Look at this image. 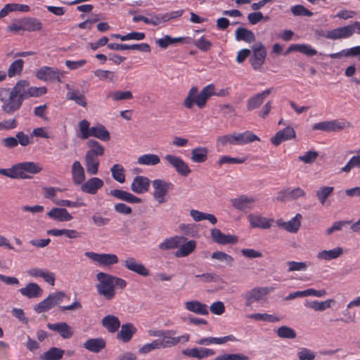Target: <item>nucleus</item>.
Returning <instances> with one entry per match:
<instances>
[{
  "label": "nucleus",
  "instance_id": "nucleus-39",
  "mask_svg": "<svg viewBox=\"0 0 360 360\" xmlns=\"http://www.w3.org/2000/svg\"><path fill=\"white\" fill-rule=\"evenodd\" d=\"M196 247V242L193 240L181 244L179 248L175 252L176 257H184L192 253Z\"/></svg>",
  "mask_w": 360,
  "mask_h": 360
},
{
  "label": "nucleus",
  "instance_id": "nucleus-24",
  "mask_svg": "<svg viewBox=\"0 0 360 360\" xmlns=\"http://www.w3.org/2000/svg\"><path fill=\"white\" fill-rule=\"evenodd\" d=\"M47 328L58 333L63 338L69 339L73 335L72 328L65 322L48 323Z\"/></svg>",
  "mask_w": 360,
  "mask_h": 360
},
{
  "label": "nucleus",
  "instance_id": "nucleus-42",
  "mask_svg": "<svg viewBox=\"0 0 360 360\" xmlns=\"http://www.w3.org/2000/svg\"><path fill=\"white\" fill-rule=\"evenodd\" d=\"M190 215L197 222L205 219L208 220L212 224H215L217 222V219L214 214L200 212L197 210H191Z\"/></svg>",
  "mask_w": 360,
  "mask_h": 360
},
{
  "label": "nucleus",
  "instance_id": "nucleus-47",
  "mask_svg": "<svg viewBox=\"0 0 360 360\" xmlns=\"http://www.w3.org/2000/svg\"><path fill=\"white\" fill-rule=\"evenodd\" d=\"M24 31L34 32L39 31L42 28L41 22L37 18H22Z\"/></svg>",
  "mask_w": 360,
  "mask_h": 360
},
{
  "label": "nucleus",
  "instance_id": "nucleus-34",
  "mask_svg": "<svg viewBox=\"0 0 360 360\" xmlns=\"http://www.w3.org/2000/svg\"><path fill=\"white\" fill-rule=\"evenodd\" d=\"M186 239L184 237L174 236L165 239L159 244V248L162 250L175 249L180 246Z\"/></svg>",
  "mask_w": 360,
  "mask_h": 360
},
{
  "label": "nucleus",
  "instance_id": "nucleus-63",
  "mask_svg": "<svg viewBox=\"0 0 360 360\" xmlns=\"http://www.w3.org/2000/svg\"><path fill=\"white\" fill-rule=\"evenodd\" d=\"M210 311L213 314L219 316L224 313L225 306L222 302L218 301V302H213L210 305Z\"/></svg>",
  "mask_w": 360,
  "mask_h": 360
},
{
  "label": "nucleus",
  "instance_id": "nucleus-15",
  "mask_svg": "<svg viewBox=\"0 0 360 360\" xmlns=\"http://www.w3.org/2000/svg\"><path fill=\"white\" fill-rule=\"evenodd\" d=\"M256 200L253 197L241 195L231 200L232 205L240 211L248 212L255 207Z\"/></svg>",
  "mask_w": 360,
  "mask_h": 360
},
{
  "label": "nucleus",
  "instance_id": "nucleus-46",
  "mask_svg": "<svg viewBox=\"0 0 360 360\" xmlns=\"http://www.w3.org/2000/svg\"><path fill=\"white\" fill-rule=\"evenodd\" d=\"M269 92L270 91H262V93L257 94L255 96L250 98L247 103L248 110L249 111H252L259 108L263 103L266 96L268 95Z\"/></svg>",
  "mask_w": 360,
  "mask_h": 360
},
{
  "label": "nucleus",
  "instance_id": "nucleus-44",
  "mask_svg": "<svg viewBox=\"0 0 360 360\" xmlns=\"http://www.w3.org/2000/svg\"><path fill=\"white\" fill-rule=\"evenodd\" d=\"M65 352V350L60 348L53 347L44 352L41 354V359L43 360H60Z\"/></svg>",
  "mask_w": 360,
  "mask_h": 360
},
{
  "label": "nucleus",
  "instance_id": "nucleus-23",
  "mask_svg": "<svg viewBox=\"0 0 360 360\" xmlns=\"http://www.w3.org/2000/svg\"><path fill=\"white\" fill-rule=\"evenodd\" d=\"M150 180L144 176H136L131 185V191L137 194L146 193L150 187Z\"/></svg>",
  "mask_w": 360,
  "mask_h": 360
},
{
  "label": "nucleus",
  "instance_id": "nucleus-62",
  "mask_svg": "<svg viewBox=\"0 0 360 360\" xmlns=\"http://www.w3.org/2000/svg\"><path fill=\"white\" fill-rule=\"evenodd\" d=\"M16 139L18 140V145L25 147L32 143V139L28 135L25 134L23 131H19L16 134Z\"/></svg>",
  "mask_w": 360,
  "mask_h": 360
},
{
  "label": "nucleus",
  "instance_id": "nucleus-51",
  "mask_svg": "<svg viewBox=\"0 0 360 360\" xmlns=\"http://www.w3.org/2000/svg\"><path fill=\"white\" fill-rule=\"evenodd\" d=\"M88 146L89 150H87L86 153H90L91 155L98 157L104 153L103 147L95 140H90L88 142Z\"/></svg>",
  "mask_w": 360,
  "mask_h": 360
},
{
  "label": "nucleus",
  "instance_id": "nucleus-57",
  "mask_svg": "<svg viewBox=\"0 0 360 360\" xmlns=\"http://www.w3.org/2000/svg\"><path fill=\"white\" fill-rule=\"evenodd\" d=\"M277 335L282 338H295L296 337L295 331L288 326H281L277 330Z\"/></svg>",
  "mask_w": 360,
  "mask_h": 360
},
{
  "label": "nucleus",
  "instance_id": "nucleus-38",
  "mask_svg": "<svg viewBox=\"0 0 360 360\" xmlns=\"http://www.w3.org/2000/svg\"><path fill=\"white\" fill-rule=\"evenodd\" d=\"M114 50H138L141 52H150V46L146 43L127 45L122 44H114Z\"/></svg>",
  "mask_w": 360,
  "mask_h": 360
},
{
  "label": "nucleus",
  "instance_id": "nucleus-1",
  "mask_svg": "<svg viewBox=\"0 0 360 360\" xmlns=\"http://www.w3.org/2000/svg\"><path fill=\"white\" fill-rule=\"evenodd\" d=\"M41 170L42 167L37 162H22L10 168H1L0 174L11 179H30L33 175L39 174Z\"/></svg>",
  "mask_w": 360,
  "mask_h": 360
},
{
  "label": "nucleus",
  "instance_id": "nucleus-14",
  "mask_svg": "<svg viewBox=\"0 0 360 360\" xmlns=\"http://www.w3.org/2000/svg\"><path fill=\"white\" fill-rule=\"evenodd\" d=\"M183 13V10L176 11L165 14H155L154 13H150L147 16L146 24L156 26L171 19L181 16Z\"/></svg>",
  "mask_w": 360,
  "mask_h": 360
},
{
  "label": "nucleus",
  "instance_id": "nucleus-6",
  "mask_svg": "<svg viewBox=\"0 0 360 360\" xmlns=\"http://www.w3.org/2000/svg\"><path fill=\"white\" fill-rule=\"evenodd\" d=\"M226 92L200 91V94H197V91H189L188 95L184 99V105L188 109H191L195 104L199 108H202L212 96H225L227 95Z\"/></svg>",
  "mask_w": 360,
  "mask_h": 360
},
{
  "label": "nucleus",
  "instance_id": "nucleus-20",
  "mask_svg": "<svg viewBox=\"0 0 360 360\" xmlns=\"http://www.w3.org/2000/svg\"><path fill=\"white\" fill-rule=\"evenodd\" d=\"M211 237L214 242L220 245L235 244L238 237L233 235H226L216 228L211 230Z\"/></svg>",
  "mask_w": 360,
  "mask_h": 360
},
{
  "label": "nucleus",
  "instance_id": "nucleus-22",
  "mask_svg": "<svg viewBox=\"0 0 360 360\" xmlns=\"http://www.w3.org/2000/svg\"><path fill=\"white\" fill-rule=\"evenodd\" d=\"M182 354L185 356L192 358L202 359L215 354V351L212 349L200 347L186 349L182 351Z\"/></svg>",
  "mask_w": 360,
  "mask_h": 360
},
{
  "label": "nucleus",
  "instance_id": "nucleus-53",
  "mask_svg": "<svg viewBox=\"0 0 360 360\" xmlns=\"http://www.w3.org/2000/svg\"><path fill=\"white\" fill-rule=\"evenodd\" d=\"M360 168V155L352 156L347 163L341 168V172L348 173L353 168Z\"/></svg>",
  "mask_w": 360,
  "mask_h": 360
},
{
  "label": "nucleus",
  "instance_id": "nucleus-30",
  "mask_svg": "<svg viewBox=\"0 0 360 360\" xmlns=\"http://www.w3.org/2000/svg\"><path fill=\"white\" fill-rule=\"evenodd\" d=\"M124 266L129 270L134 271L141 276H147L149 274L148 270L144 265L136 261L134 258L129 257L124 261Z\"/></svg>",
  "mask_w": 360,
  "mask_h": 360
},
{
  "label": "nucleus",
  "instance_id": "nucleus-7",
  "mask_svg": "<svg viewBox=\"0 0 360 360\" xmlns=\"http://www.w3.org/2000/svg\"><path fill=\"white\" fill-rule=\"evenodd\" d=\"M65 297V293L62 291L51 293L46 299L37 304L34 307V310L37 314L46 312L55 306L62 303Z\"/></svg>",
  "mask_w": 360,
  "mask_h": 360
},
{
  "label": "nucleus",
  "instance_id": "nucleus-56",
  "mask_svg": "<svg viewBox=\"0 0 360 360\" xmlns=\"http://www.w3.org/2000/svg\"><path fill=\"white\" fill-rule=\"evenodd\" d=\"M290 11L295 16H308L310 17L313 13L309 11L302 5H295L291 7Z\"/></svg>",
  "mask_w": 360,
  "mask_h": 360
},
{
  "label": "nucleus",
  "instance_id": "nucleus-29",
  "mask_svg": "<svg viewBox=\"0 0 360 360\" xmlns=\"http://www.w3.org/2000/svg\"><path fill=\"white\" fill-rule=\"evenodd\" d=\"M184 305L185 309L188 311L195 313L198 315L205 316L209 314L208 306L198 300L186 302Z\"/></svg>",
  "mask_w": 360,
  "mask_h": 360
},
{
  "label": "nucleus",
  "instance_id": "nucleus-9",
  "mask_svg": "<svg viewBox=\"0 0 360 360\" xmlns=\"http://www.w3.org/2000/svg\"><path fill=\"white\" fill-rule=\"evenodd\" d=\"M350 126L351 124L345 120H333L316 123L313 125L312 129L327 132L339 131Z\"/></svg>",
  "mask_w": 360,
  "mask_h": 360
},
{
  "label": "nucleus",
  "instance_id": "nucleus-41",
  "mask_svg": "<svg viewBox=\"0 0 360 360\" xmlns=\"http://www.w3.org/2000/svg\"><path fill=\"white\" fill-rule=\"evenodd\" d=\"M343 253V249L338 247L330 250H322L317 255V257L319 259H323L326 261L337 259L341 256Z\"/></svg>",
  "mask_w": 360,
  "mask_h": 360
},
{
  "label": "nucleus",
  "instance_id": "nucleus-61",
  "mask_svg": "<svg viewBox=\"0 0 360 360\" xmlns=\"http://www.w3.org/2000/svg\"><path fill=\"white\" fill-rule=\"evenodd\" d=\"M194 45L202 51H207L212 47V43L204 37L193 41Z\"/></svg>",
  "mask_w": 360,
  "mask_h": 360
},
{
  "label": "nucleus",
  "instance_id": "nucleus-5",
  "mask_svg": "<svg viewBox=\"0 0 360 360\" xmlns=\"http://www.w3.org/2000/svg\"><path fill=\"white\" fill-rule=\"evenodd\" d=\"M79 137L82 139H87L91 136L97 138L101 141H108L110 139V133L105 127L100 124L90 127V123L86 120L79 122Z\"/></svg>",
  "mask_w": 360,
  "mask_h": 360
},
{
  "label": "nucleus",
  "instance_id": "nucleus-13",
  "mask_svg": "<svg viewBox=\"0 0 360 360\" xmlns=\"http://www.w3.org/2000/svg\"><path fill=\"white\" fill-rule=\"evenodd\" d=\"M164 158L179 175L188 176L191 173L188 164L181 158L168 154Z\"/></svg>",
  "mask_w": 360,
  "mask_h": 360
},
{
  "label": "nucleus",
  "instance_id": "nucleus-19",
  "mask_svg": "<svg viewBox=\"0 0 360 360\" xmlns=\"http://www.w3.org/2000/svg\"><path fill=\"white\" fill-rule=\"evenodd\" d=\"M103 181L98 177H92L84 181L81 185V190L82 192L95 195L98 191L103 186Z\"/></svg>",
  "mask_w": 360,
  "mask_h": 360
},
{
  "label": "nucleus",
  "instance_id": "nucleus-33",
  "mask_svg": "<svg viewBox=\"0 0 360 360\" xmlns=\"http://www.w3.org/2000/svg\"><path fill=\"white\" fill-rule=\"evenodd\" d=\"M105 341L102 338H91L83 344V347L93 353H98L105 347Z\"/></svg>",
  "mask_w": 360,
  "mask_h": 360
},
{
  "label": "nucleus",
  "instance_id": "nucleus-60",
  "mask_svg": "<svg viewBox=\"0 0 360 360\" xmlns=\"http://www.w3.org/2000/svg\"><path fill=\"white\" fill-rule=\"evenodd\" d=\"M248 356L241 354H224L217 356L213 360H248Z\"/></svg>",
  "mask_w": 360,
  "mask_h": 360
},
{
  "label": "nucleus",
  "instance_id": "nucleus-21",
  "mask_svg": "<svg viewBox=\"0 0 360 360\" xmlns=\"http://www.w3.org/2000/svg\"><path fill=\"white\" fill-rule=\"evenodd\" d=\"M136 331L137 329L132 323L122 324L120 330L117 333L116 338L121 342H129Z\"/></svg>",
  "mask_w": 360,
  "mask_h": 360
},
{
  "label": "nucleus",
  "instance_id": "nucleus-3",
  "mask_svg": "<svg viewBox=\"0 0 360 360\" xmlns=\"http://www.w3.org/2000/svg\"><path fill=\"white\" fill-rule=\"evenodd\" d=\"M255 141H260V139L250 131L243 133H233L218 137L217 139V147H224L229 145H245Z\"/></svg>",
  "mask_w": 360,
  "mask_h": 360
},
{
  "label": "nucleus",
  "instance_id": "nucleus-26",
  "mask_svg": "<svg viewBox=\"0 0 360 360\" xmlns=\"http://www.w3.org/2000/svg\"><path fill=\"white\" fill-rule=\"evenodd\" d=\"M252 228L269 229L274 221L273 219H267L259 214H250L248 217Z\"/></svg>",
  "mask_w": 360,
  "mask_h": 360
},
{
  "label": "nucleus",
  "instance_id": "nucleus-58",
  "mask_svg": "<svg viewBox=\"0 0 360 360\" xmlns=\"http://www.w3.org/2000/svg\"><path fill=\"white\" fill-rule=\"evenodd\" d=\"M319 156V153L314 150H309L306 152L303 155L299 156V160L306 163L311 164L315 162Z\"/></svg>",
  "mask_w": 360,
  "mask_h": 360
},
{
  "label": "nucleus",
  "instance_id": "nucleus-40",
  "mask_svg": "<svg viewBox=\"0 0 360 360\" xmlns=\"http://www.w3.org/2000/svg\"><path fill=\"white\" fill-rule=\"evenodd\" d=\"M208 150L205 147H197L191 150V160L195 163H202L207 160Z\"/></svg>",
  "mask_w": 360,
  "mask_h": 360
},
{
  "label": "nucleus",
  "instance_id": "nucleus-43",
  "mask_svg": "<svg viewBox=\"0 0 360 360\" xmlns=\"http://www.w3.org/2000/svg\"><path fill=\"white\" fill-rule=\"evenodd\" d=\"M236 39L238 41H244L247 43H251L255 41V35L251 31L244 27H239L235 32Z\"/></svg>",
  "mask_w": 360,
  "mask_h": 360
},
{
  "label": "nucleus",
  "instance_id": "nucleus-4",
  "mask_svg": "<svg viewBox=\"0 0 360 360\" xmlns=\"http://www.w3.org/2000/svg\"><path fill=\"white\" fill-rule=\"evenodd\" d=\"M176 331L174 330H157L150 332V335L159 338L158 340L161 349L172 347L179 342L185 343L189 341V334L174 337Z\"/></svg>",
  "mask_w": 360,
  "mask_h": 360
},
{
  "label": "nucleus",
  "instance_id": "nucleus-37",
  "mask_svg": "<svg viewBox=\"0 0 360 360\" xmlns=\"http://www.w3.org/2000/svg\"><path fill=\"white\" fill-rule=\"evenodd\" d=\"M84 159L87 173L91 175L96 174L99 166L98 157L91 155L90 153H86Z\"/></svg>",
  "mask_w": 360,
  "mask_h": 360
},
{
  "label": "nucleus",
  "instance_id": "nucleus-50",
  "mask_svg": "<svg viewBox=\"0 0 360 360\" xmlns=\"http://www.w3.org/2000/svg\"><path fill=\"white\" fill-rule=\"evenodd\" d=\"M249 319H253L257 321H266V322H277L279 321V319L274 315L268 314L266 313H255L248 315L247 316Z\"/></svg>",
  "mask_w": 360,
  "mask_h": 360
},
{
  "label": "nucleus",
  "instance_id": "nucleus-16",
  "mask_svg": "<svg viewBox=\"0 0 360 360\" xmlns=\"http://www.w3.org/2000/svg\"><path fill=\"white\" fill-rule=\"evenodd\" d=\"M353 34V27L347 25L341 27H338L332 30H329L326 32V33L323 36L327 39L336 40L348 38L351 37Z\"/></svg>",
  "mask_w": 360,
  "mask_h": 360
},
{
  "label": "nucleus",
  "instance_id": "nucleus-36",
  "mask_svg": "<svg viewBox=\"0 0 360 360\" xmlns=\"http://www.w3.org/2000/svg\"><path fill=\"white\" fill-rule=\"evenodd\" d=\"M335 302V300L333 299H328L327 300L323 302H319L317 300H307L304 303V306L315 311H322L326 309L330 308L332 304Z\"/></svg>",
  "mask_w": 360,
  "mask_h": 360
},
{
  "label": "nucleus",
  "instance_id": "nucleus-17",
  "mask_svg": "<svg viewBox=\"0 0 360 360\" xmlns=\"http://www.w3.org/2000/svg\"><path fill=\"white\" fill-rule=\"evenodd\" d=\"M302 218V214L297 213L288 221H284L281 219L276 220V224L278 226L284 229L288 232L295 233L300 229Z\"/></svg>",
  "mask_w": 360,
  "mask_h": 360
},
{
  "label": "nucleus",
  "instance_id": "nucleus-12",
  "mask_svg": "<svg viewBox=\"0 0 360 360\" xmlns=\"http://www.w3.org/2000/svg\"><path fill=\"white\" fill-rule=\"evenodd\" d=\"M97 279L99 281L97 285L98 292L108 299L112 297V276L100 272L97 274Z\"/></svg>",
  "mask_w": 360,
  "mask_h": 360
},
{
  "label": "nucleus",
  "instance_id": "nucleus-28",
  "mask_svg": "<svg viewBox=\"0 0 360 360\" xmlns=\"http://www.w3.org/2000/svg\"><path fill=\"white\" fill-rule=\"evenodd\" d=\"M84 255L99 266H109L112 264V255L98 254L94 252H86Z\"/></svg>",
  "mask_w": 360,
  "mask_h": 360
},
{
  "label": "nucleus",
  "instance_id": "nucleus-59",
  "mask_svg": "<svg viewBox=\"0 0 360 360\" xmlns=\"http://www.w3.org/2000/svg\"><path fill=\"white\" fill-rule=\"evenodd\" d=\"M124 169L122 165L114 164V180L122 184L125 181Z\"/></svg>",
  "mask_w": 360,
  "mask_h": 360
},
{
  "label": "nucleus",
  "instance_id": "nucleus-27",
  "mask_svg": "<svg viewBox=\"0 0 360 360\" xmlns=\"http://www.w3.org/2000/svg\"><path fill=\"white\" fill-rule=\"evenodd\" d=\"M296 136L295 131L293 128L287 127L283 130L278 131L274 136L271 139V143L277 146L283 141L292 139Z\"/></svg>",
  "mask_w": 360,
  "mask_h": 360
},
{
  "label": "nucleus",
  "instance_id": "nucleus-32",
  "mask_svg": "<svg viewBox=\"0 0 360 360\" xmlns=\"http://www.w3.org/2000/svg\"><path fill=\"white\" fill-rule=\"evenodd\" d=\"M47 216L58 221H69L72 219V216L68 211L62 207H53L47 212Z\"/></svg>",
  "mask_w": 360,
  "mask_h": 360
},
{
  "label": "nucleus",
  "instance_id": "nucleus-52",
  "mask_svg": "<svg viewBox=\"0 0 360 360\" xmlns=\"http://www.w3.org/2000/svg\"><path fill=\"white\" fill-rule=\"evenodd\" d=\"M66 98L69 100L74 101L79 105L83 107L86 105L85 96L81 91H68Z\"/></svg>",
  "mask_w": 360,
  "mask_h": 360
},
{
  "label": "nucleus",
  "instance_id": "nucleus-31",
  "mask_svg": "<svg viewBox=\"0 0 360 360\" xmlns=\"http://www.w3.org/2000/svg\"><path fill=\"white\" fill-rule=\"evenodd\" d=\"M72 179L75 185H80L85 180L84 169L79 161L75 160L71 169Z\"/></svg>",
  "mask_w": 360,
  "mask_h": 360
},
{
  "label": "nucleus",
  "instance_id": "nucleus-55",
  "mask_svg": "<svg viewBox=\"0 0 360 360\" xmlns=\"http://www.w3.org/2000/svg\"><path fill=\"white\" fill-rule=\"evenodd\" d=\"M247 160V158H232L224 155L218 160V165L221 166L224 164H242Z\"/></svg>",
  "mask_w": 360,
  "mask_h": 360
},
{
  "label": "nucleus",
  "instance_id": "nucleus-18",
  "mask_svg": "<svg viewBox=\"0 0 360 360\" xmlns=\"http://www.w3.org/2000/svg\"><path fill=\"white\" fill-rule=\"evenodd\" d=\"M269 292L267 288H255L245 292L243 296L245 299V305L250 307L255 302L262 300Z\"/></svg>",
  "mask_w": 360,
  "mask_h": 360
},
{
  "label": "nucleus",
  "instance_id": "nucleus-25",
  "mask_svg": "<svg viewBox=\"0 0 360 360\" xmlns=\"http://www.w3.org/2000/svg\"><path fill=\"white\" fill-rule=\"evenodd\" d=\"M20 294L28 298L34 299L41 297L43 294L42 288L35 283H29L25 287L22 288L19 290Z\"/></svg>",
  "mask_w": 360,
  "mask_h": 360
},
{
  "label": "nucleus",
  "instance_id": "nucleus-48",
  "mask_svg": "<svg viewBox=\"0 0 360 360\" xmlns=\"http://www.w3.org/2000/svg\"><path fill=\"white\" fill-rule=\"evenodd\" d=\"M334 188L333 186H321L316 192V195L319 202L324 205L327 198L333 193Z\"/></svg>",
  "mask_w": 360,
  "mask_h": 360
},
{
  "label": "nucleus",
  "instance_id": "nucleus-45",
  "mask_svg": "<svg viewBox=\"0 0 360 360\" xmlns=\"http://www.w3.org/2000/svg\"><path fill=\"white\" fill-rule=\"evenodd\" d=\"M160 162V157L156 154H143L138 158L137 163L141 165L154 166Z\"/></svg>",
  "mask_w": 360,
  "mask_h": 360
},
{
  "label": "nucleus",
  "instance_id": "nucleus-64",
  "mask_svg": "<svg viewBox=\"0 0 360 360\" xmlns=\"http://www.w3.org/2000/svg\"><path fill=\"white\" fill-rule=\"evenodd\" d=\"M288 271H305L307 268V264L302 262L290 261L288 262Z\"/></svg>",
  "mask_w": 360,
  "mask_h": 360
},
{
  "label": "nucleus",
  "instance_id": "nucleus-2",
  "mask_svg": "<svg viewBox=\"0 0 360 360\" xmlns=\"http://www.w3.org/2000/svg\"><path fill=\"white\" fill-rule=\"evenodd\" d=\"M6 95L1 94V101H4L3 109L6 112L11 113L18 110L22 101L23 98L39 97L46 91H4Z\"/></svg>",
  "mask_w": 360,
  "mask_h": 360
},
{
  "label": "nucleus",
  "instance_id": "nucleus-49",
  "mask_svg": "<svg viewBox=\"0 0 360 360\" xmlns=\"http://www.w3.org/2000/svg\"><path fill=\"white\" fill-rule=\"evenodd\" d=\"M24 61L22 59L14 60L8 68V76L13 77L20 75L23 70Z\"/></svg>",
  "mask_w": 360,
  "mask_h": 360
},
{
  "label": "nucleus",
  "instance_id": "nucleus-8",
  "mask_svg": "<svg viewBox=\"0 0 360 360\" xmlns=\"http://www.w3.org/2000/svg\"><path fill=\"white\" fill-rule=\"evenodd\" d=\"M153 198L162 204L167 201L165 196L169 191L172 190L174 184L169 181H166L162 179H155L153 181Z\"/></svg>",
  "mask_w": 360,
  "mask_h": 360
},
{
  "label": "nucleus",
  "instance_id": "nucleus-11",
  "mask_svg": "<svg viewBox=\"0 0 360 360\" xmlns=\"http://www.w3.org/2000/svg\"><path fill=\"white\" fill-rule=\"evenodd\" d=\"M252 55L250 61L255 70H259L264 63L266 50L262 42H257L252 46Z\"/></svg>",
  "mask_w": 360,
  "mask_h": 360
},
{
  "label": "nucleus",
  "instance_id": "nucleus-54",
  "mask_svg": "<svg viewBox=\"0 0 360 360\" xmlns=\"http://www.w3.org/2000/svg\"><path fill=\"white\" fill-rule=\"evenodd\" d=\"M212 258L221 262H225L229 266H232L234 259L232 256L221 252L216 251L212 254Z\"/></svg>",
  "mask_w": 360,
  "mask_h": 360
},
{
  "label": "nucleus",
  "instance_id": "nucleus-35",
  "mask_svg": "<svg viewBox=\"0 0 360 360\" xmlns=\"http://www.w3.org/2000/svg\"><path fill=\"white\" fill-rule=\"evenodd\" d=\"M114 198L132 204L140 203L141 202V199L140 198L128 191L120 189H114Z\"/></svg>",
  "mask_w": 360,
  "mask_h": 360
},
{
  "label": "nucleus",
  "instance_id": "nucleus-10",
  "mask_svg": "<svg viewBox=\"0 0 360 360\" xmlns=\"http://www.w3.org/2000/svg\"><path fill=\"white\" fill-rule=\"evenodd\" d=\"M63 75V73L57 68L49 66H42L35 73L37 79L48 83L60 82V77Z\"/></svg>",
  "mask_w": 360,
  "mask_h": 360
}]
</instances>
